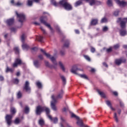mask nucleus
<instances>
[{
  "instance_id": "f257e3e1",
  "label": "nucleus",
  "mask_w": 127,
  "mask_h": 127,
  "mask_svg": "<svg viewBox=\"0 0 127 127\" xmlns=\"http://www.w3.org/2000/svg\"><path fill=\"white\" fill-rule=\"evenodd\" d=\"M44 111H45L48 118H49L51 121H52L54 124H57V123H58V118H57V117L52 118V117L49 115L50 114V109L45 106L42 107L39 106L37 107L36 114L37 116H40V115H41V113L44 112Z\"/></svg>"
},
{
  "instance_id": "f03ea898",
  "label": "nucleus",
  "mask_w": 127,
  "mask_h": 127,
  "mask_svg": "<svg viewBox=\"0 0 127 127\" xmlns=\"http://www.w3.org/2000/svg\"><path fill=\"white\" fill-rule=\"evenodd\" d=\"M117 23H120L121 29L120 30V35L126 36L127 35V30H126V24L127 23V18H118L117 20Z\"/></svg>"
},
{
  "instance_id": "7ed1b4c3",
  "label": "nucleus",
  "mask_w": 127,
  "mask_h": 127,
  "mask_svg": "<svg viewBox=\"0 0 127 127\" xmlns=\"http://www.w3.org/2000/svg\"><path fill=\"white\" fill-rule=\"evenodd\" d=\"M64 94V92L62 90L56 98H55L54 95L52 96V99L53 100L51 103V107L53 111H57V108H56L55 104L57 103V100H58V99H62V98L63 97Z\"/></svg>"
},
{
  "instance_id": "20e7f679",
  "label": "nucleus",
  "mask_w": 127,
  "mask_h": 127,
  "mask_svg": "<svg viewBox=\"0 0 127 127\" xmlns=\"http://www.w3.org/2000/svg\"><path fill=\"white\" fill-rule=\"evenodd\" d=\"M79 71H83V69L78 68V66L76 65H73L70 69V72L72 73V74L78 75V76H79L81 78H83V79H88L86 75L79 74Z\"/></svg>"
},
{
  "instance_id": "39448f33",
  "label": "nucleus",
  "mask_w": 127,
  "mask_h": 127,
  "mask_svg": "<svg viewBox=\"0 0 127 127\" xmlns=\"http://www.w3.org/2000/svg\"><path fill=\"white\" fill-rule=\"evenodd\" d=\"M59 4L60 5H61L62 6H63V7H64V9H66V10H72V5H71L70 3L66 1V0H61L59 2Z\"/></svg>"
},
{
  "instance_id": "423d86ee",
  "label": "nucleus",
  "mask_w": 127,
  "mask_h": 127,
  "mask_svg": "<svg viewBox=\"0 0 127 127\" xmlns=\"http://www.w3.org/2000/svg\"><path fill=\"white\" fill-rule=\"evenodd\" d=\"M51 61L54 64H51L48 61H45L44 62L45 65L48 67V68H50V69H57V65L58 64H57V62L56 61L55 58H54V62L52 60H51Z\"/></svg>"
},
{
  "instance_id": "0eeeda50",
  "label": "nucleus",
  "mask_w": 127,
  "mask_h": 127,
  "mask_svg": "<svg viewBox=\"0 0 127 127\" xmlns=\"http://www.w3.org/2000/svg\"><path fill=\"white\" fill-rule=\"evenodd\" d=\"M47 20V16H42L40 18V21L41 23H43L45 26H47L48 28H49V29L51 30V32L53 33L54 32V30H53V28L51 27V25L49 24L46 21Z\"/></svg>"
},
{
  "instance_id": "6e6552de",
  "label": "nucleus",
  "mask_w": 127,
  "mask_h": 127,
  "mask_svg": "<svg viewBox=\"0 0 127 127\" xmlns=\"http://www.w3.org/2000/svg\"><path fill=\"white\" fill-rule=\"evenodd\" d=\"M16 15H17V18L19 21L21 23L22 25V23L25 21V15L23 13H18L17 11H15Z\"/></svg>"
},
{
  "instance_id": "1a4fd4ad",
  "label": "nucleus",
  "mask_w": 127,
  "mask_h": 127,
  "mask_svg": "<svg viewBox=\"0 0 127 127\" xmlns=\"http://www.w3.org/2000/svg\"><path fill=\"white\" fill-rule=\"evenodd\" d=\"M25 38H26V35H25V34L24 33L22 34L21 36V40L22 43V47L24 50H25V49H29V46L24 43Z\"/></svg>"
},
{
  "instance_id": "9d476101",
  "label": "nucleus",
  "mask_w": 127,
  "mask_h": 127,
  "mask_svg": "<svg viewBox=\"0 0 127 127\" xmlns=\"http://www.w3.org/2000/svg\"><path fill=\"white\" fill-rule=\"evenodd\" d=\"M71 118H75L76 120H77V125L79 126L80 127H84L85 125L83 123V120L80 119V117L77 116L74 113H71Z\"/></svg>"
},
{
  "instance_id": "9b49d317",
  "label": "nucleus",
  "mask_w": 127,
  "mask_h": 127,
  "mask_svg": "<svg viewBox=\"0 0 127 127\" xmlns=\"http://www.w3.org/2000/svg\"><path fill=\"white\" fill-rule=\"evenodd\" d=\"M23 90L28 94H30L31 92V88L29 86V82L28 81H26L24 86L23 87Z\"/></svg>"
},
{
  "instance_id": "f8f14e48",
  "label": "nucleus",
  "mask_w": 127,
  "mask_h": 127,
  "mask_svg": "<svg viewBox=\"0 0 127 127\" xmlns=\"http://www.w3.org/2000/svg\"><path fill=\"white\" fill-rule=\"evenodd\" d=\"M61 123L60 124V126L61 127H64V125H63V124H64V125H66L67 127H72L67 122H66V120L64 119V118L62 117H61Z\"/></svg>"
},
{
  "instance_id": "ddd939ff",
  "label": "nucleus",
  "mask_w": 127,
  "mask_h": 127,
  "mask_svg": "<svg viewBox=\"0 0 127 127\" xmlns=\"http://www.w3.org/2000/svg\"><path fill=\"white\" fill-rule=\"evenodd\" d=\"M12 115H6L5 116V121L8 126L11 125V120L12 119Z\"/></svg>"
},
{
  "instance_id": "4468645a",
  "label": "nucleus",
  "mask_w": 127,
  "mask_h": 127,
  "mask_svg": "<svg viewBox=\"0 0 127 127\" xmlns=\"http://www.w3.org/2000/svg\"><path fill=\"white\" fill-rule=\"evenodd\" d=\"M65 47L66 48L69 47V40H67L65 42V43H64V46L63 47V50H61L60 52V53H61V55H62V56L65 55V51H64V49L65 48Z\"/></svg>"
},
{
  "instance_id": "2eb2a0df",
  "label": "nucleus",
  "mask_w": 127,
  "mask_h": 127,
  "mask_svg": "<svg viewBox=\"0 0 127 127\" xmlns=\"http://www.w3.org/2000/svg\"><path fill=\"white\" fill-rule=\"evenodd\" d=\"M126 61H127L126 59L121 58L119 59H116L115 60V63L116 65H120L122 63H125Z\"/></svg>"
},
{
  "instance_id": "dca6fc26",
  "label": "nucleus",
  "mask_w": 127,
  "mask_h": 127,
  "mask_svg": "<svg viewBox=\"0 0 127 127\" xmlns=\"http://www.w3.org/2000/svg\"><path fill=\"white\" fill-rule=\"evenodd\" d=\"M41 52H43V53L44 54V55H45V56H46V57H47V58H49V59H50V60L53 61V62H54V57H51V55L50 54H47L42 49H41Z\"/></svg>"
},
{
  "instance_id": "f3484780",
  "label": "nucleus",
  "mask_w": 127,
  "mask_h": 127,
  "mask_svg": "<svg viewBox=\"0 0 127 127\" xmlns=\"http://www.w3.org/2000/svg\"><path fill=\"white\" fill-rule=\"evenodd\" d=\"M117 4H119L120 6L125 7L127 5V2L125 1H121L120 0H115Z\"/></svg>"
},
{
  "instance_id": "a211bd4d",
  "label": "nucleus",
  "mask_w": 127,
  "mask_h": 127,
  "mask_svg": "<svg viewBox=\"0 0 127 127\" xmlns=\"http://www.w3.org/2000/svg\"><path fill=\"white\" fill-rule=\"evenodd\" d=\"M33 65L35 68H38L41 65V63L38 60H35L33 61Z\"/></svg>"
},
{
  "instance_id": "6ab92c4d",
  "label": "nucleus",
  "mask_w": 127,
  "mask_h": 127,
  "mask_svg": "<svg viewBox=\"0 0 127 127\" xmlns=\"http://www.w3.org/2000/svg\"><path fill=\"white\" fill-rule=\"evenodd\" d=\"M22 64L21 60L20 59H16L15 61V63L13 64V67H17V65H20Z\"/></svg>"
},
{
  "instance_id": "aec40b11",
  "label": "nucleus",
  "mask_w": 127,
  "mask_h": 127,
  "mask_svg": "<svg viewBox=\"0 0 127 127\" xmlns=\"http://www.w3.org/2000/svg\"><path fill=\"white\" fill-rule=\"evenodd\" d=\"M5 22H6L7 25H12L13 24V22H14V18H10L9 19H7Z\"/></svg>"
},
{
  "instance_id": "412c9836",
  "label": "nucleus",
  "mask_w": 127,
  "mask_h": 127,
  "mask_svg": "<svg viewBox=\"0 0 127 127\" xmlns=\"http://www.w3.org/2000/svg\"><path fill=\"white\" fill-rule=\"evenodd\" d=\"M90 5H94V4H101V1H96L95 0H91L89 1Z\"/></svg>"
},
{
  "instance_id": "4be33fe9",
  "label": "nucleus",
  "mask_w": 127,
  "mask_h": 127,
  "mask_svg": "<svg viewBox=\"0 0 127 127\" xmlns=\"http://www.w3.org/2000/svg\"><path fill=\"white\" fill-rule=\"evenodd\" d=\"M106 105H108L109 108L112 110V111H116V109L112 106V103H111V101L107 100L106 101Z\"/></svg>"
},
{
  "instance_id": "5701e85b",
  "label": "nucleus",
  "mask_w": 127,
  "mask_h": 127,
  "mask_svg": "<svg viewBox=\"0 0 127 127\" xmlns=\"http://www.w3.org/2000/svg\"><path fill=\"white\" fill-rule=\"evenodd\" d=\"M59 65H60V67L61 68L62 70L65 72V67L64 66V65H63V64H62V62H59Z\"/></svg>"
},
{
  "instance_id": "b1692460",
  "label": "nucleus",
  "mask_w": 127,
  "mask_h": 127,
  "mask_svg": "<svg viewBox=\"0 0 127 127\" xmlns=\"http://www.w3.org/2000/svg\"><path fill=\"white\" fill-rule=\"evenodd\" d=\"M60 77H61L62 81H63V83L64 85H66V78H65V77L61 74H60Z\"/></svg>"
},
{
  "instance_id": "393cba45",
  "label": "nucleus",
  "mask_w": 127,
  "mask_h": 127,
  "mask_svg": "<svg viewBox=\"0 0 127 127\" xmlns=\"http://www.w3.org/2000/svg\"><path fill=\"white\" fill-rule=\"evenodd\" d=\"M39 125H40V126H41V127H43V126H44L45 122H44V120L43 119H42V118H41L39 120Z\"/></svg>"
},
{
  "instance_id": "a878e982",
  "label": "nucleus",
  "mask_w": 127,
  "mask_h": 127,
  "mask_svg": "<svg viewBox=\"0 0 127 127\" xmlns=\"http://www.w3.org/2000/svg\"><path fill=\"white\" fill-rule=\"evenodd\" d=\"M36 40H38V41L42 43L43 42V37L41 36H37L36 37Z\"/></svg>"
},
{
  "instance_id": "bb28decb",
  "label": "nucleus",
  "mask_w": 127,
  "mask_h": 127,
  "mask_svg": "<svg viewBox=\"0 0 127 127\" xmlns=\"http://www.w3.org/2000/svg\"><path fill=\"white\" fill-rule=\"evenodd\" d=\"M96 24H98V19H93L91 22V25H96Z\"/></svg>"
},
{
  "instance_id": "cd10ccee",
  "label": "nucleus",
  "mask_w": 127,
  "mask_h": 127,
  "mask_svg": "<svg viewBox=\"0 0 127 127\" xmlns=\"http://www.w3.org/2000/svg\"><path fill=\"white\" fill-rule=\"evenodd\" d=\"M51 2L52 4L54 5V6H58V5H59V4H60L59 3H58L56 2V1H55V0H51Z\"/></svg>"
},
{
  "instance_id": "c85d7f7f",
  "label": "nucleus",
  "mask_w": 127,
  "mask_h": 127,
  "mask_svg": "<svg viewBox=\"0 0 127 127\" xmlns=\"http://www.w3.org/2000/svg\"><path fill=\"white\" fill-rule=\"evenodd\" d=\"M97 92H98L99 95H100V96H101V97H102V98H106V95H105V93H104V92H103L100 90H97Z\"/></svg>"
},
{
  "instance_id": "c756f323",
  "label": "nucleus",
  "mask_w": 127,
  "mask_h": 127,
  "mask_svg": "<svg viewBox=\"0 0 127 127\" xmlns=\"http://www.w3.org/2000/svg\"><path fill=\"white\" fill-rule=\"evenodd\" d=\"M36 85L39 89H41V88H42V84L39 81L36 82Z\"/></svg>"
},
{
  "instance_id": "7c9ffc66",
  "label": "nucleus",
  "mask_w": 127,
  "mask_h": 127,
  "mask_svg": "<svg viewBox=\"0 0 127 127\" xmlns=\"http://www.w3.org/2000/svg\"><path fill=\"white\" fill-rule=\"evenodd\" d=\"M55 27L60 34H62V32L61 31V30H60V27H59V26H58V25H56L55 26Z\"/></svg>"
},
{
  "instance_id": "2f4dec72",
  "label": "nucleus",
  "mask_w": 127,
  "mask_h": 127,
  "mask_svg": "<svg viewBox=\"0 0 127 127\" xmlns=\"http://www.w3.org/2000/svg\"><path fill=\"white\" fill-rule=\"evenodd\" d=\"M114 119L116 123H119V119L118 118V115L117 114V113H114Z\"/></svg>"
},
{
  "instance_id": "473e14b6",
  "label": "nucleus",
  "mask_w": 127,
  "mask_h": 127,
  "mask_svg": "<svg viewBox=\"0 0 127 127\" xmlns=\"http://www.w3.org/2000/svg\"><path fill=\"white\" fill-rule=\"evenodd\" d=\"M10 112L11 113V115H14L15 113H16V110H15V108L14 107H11L10 110Z\"/></svg>"
},
{
  "instance_id": "72a5a7b5",
  "label": "nucleus",
  "mask_w": 127,
  "mask_h": 127,
  "mask_svg": "<svg viewBox=\"0 0 127 127\" xmlns=\"http://www.w3.org/2000/svg\"><path fill=\"white\" fill-rule=\"evenodd\" d=\"M14 50L15 54H19V48L18 47H15Z\"/></svg>"
},
{
  "instance_id": "f704fd0d",
  "label": "nucleus",
  "mask_w": 127,
  "mask_h": 127,
  "mask_svg": "<svg viewBox=\"0 0 127 127\" xmlns=\"http://www.w3.org/2000/svg\"><path fill=\"white\" fill-rule=\"evenodd\" d=\"M5 72L6 73H8V72H11L12 73L13 72V69H12V68H9L8 66H7Z\"/></svg>"
},
{
  "instance_id": "c9c22d12",
  "label": "nucleus",
  "mask_w": 127,
  "mask_h": 127,
  "mask_svg": "<svg viewBox=\"0 0 127 127\" xmlns=\"http://www.w3.org/2000/svg\"><path fill=\"white\" fill-rule=\"evenodd\" d=\"M24 112L25 114H28L29 113V107L26 106L24 108Z\"/></svg>"
},
{
  "instance_id": "e433bc0d",
  "label": "nucleus",
  "mask_w": 127,
  "mask_h": 127,
  "mask_svg": "<svg viewBox=\"0 0 127 127\" xmlns=\"http://www.w3.org/2000/svg\"><path fill=\"white\" fill-rule=\"evenodd\" d=\"M107 4L109 6H113V1H112V0H108Z\"/></svg>"
},
{
  "instance_id": "4c0bfd02",
  "label": "nucleus",
  "mask_w": 127,
  "mask_h": 127,
  "mask_svg": "<svg viewBox=\"0 0 127 127\" xmlns=\"http://www.w3.org/2000/svg\"><path fill=\"white\" fill-rule=\"evenodd\" d=\"M82 4V1H77L74 4V6L77 7V6H79V5H81Z\"/></svg>"
},
{
  "instance_id": "58836bf2",
  "label": "nucleus",
  "mask_w": 127,
  "mask_h": 127,
  "mask_svg": "<svg viewBox=\"0 0 127 127\" xmlns=\"http://www.w3.org/2000/svg\"><path fill=\"white\" fill-rule=\"evenodd\" d=\"M22 96V94H21V92L20 91H19L18 93L17 94V97L18 99H20Z\"/></svg>"
},
{
  "instance_id": "ea45409f",
  "label": "nucleus",
  "mask_w": 127,
  "mask_h": 127,
  "mask_svg": "<svg viewBox=\"0 0 127 127\" xmlns=\"http://www.w3.org/2000/svg\"><path fill=\"white\" fill-rule=\"evenodd\" d=\"M32 0H28L27 2V5L28 6H32Z\"/></svg>"
},
{
  "instance_id": "a19ab883",
  "label": "nucleus",
  "mask_w": 127,
  "mask_h": 127,
  "mask_svg": "<svg viewBox=\"0 0 127 127\" xmlns=\"http://www.w3.org/2000/svg\"><path fill=\"white\" fill-rule=\"evenodd\" d=\"M119 12H120V11L119 10H116L114 12V15H115V16H118V15H119Z\"/></svg>"
},
{
  "instance_id": "79ce46f5",
  "label": "nucleus",
  "mask_w": 127,
  "mask_h": 127,
  "mask_svg": "<svg viewBox=\"0 0 127 127\" xmlns=\"http://www.w3.org/2000/svg\"><path fill=\"white\" fill-rule=\"evenodd\" d=\"M108 21V20L106 18V17L103 18L101 20V23H104L105 22H107Z\"/></svg>"
},
{
  "instance_id": "37998d69",
  "label": "nucleus",
  "mask_w": 127,
  "mask_h": 127,
  "mask_svg": "<svg viewBox=\"0 0 127 127\" xmlns=\"http://www.w3.org/2000/svg\"><path fill=\"white\" fill-rule=\"evenodd\" d=\"M84 57L85 59H86V60H87L89 62H91V59L90 58V57H89V56H84Z\"/></svg>"
},
{
  "instance_id": "c03bdc74",
  "label": "nucleus",
  "mask_w": 127,
  "mask_h": 127,
  "mask_svg": "<svg viewBox=\"0 0 127 127\" xmlns=\"http://www.w3.org/2000/svg\"><path fill=\"white\" fill-rule=\"evenodd\" d=\"M108 30H109V28H108V27L107 26L103 27V31H104V32H106V31H108Z\"/></svg>"
},
{
  "instance_id": "a18cd8bd",
  "label": "nucleus",
  "mask_w": 127,
  "mask_h": 127,
  "mask_svg": "<svg viewBox=\"0 0 127 127\" xmlns=\"http://www.w3.org/2000/svg\"><path fill=\"white\" fill-rule=\"evenodd\" d=\"M13 82L14 84H18L19 83V80L17 78H15L13 79Z\"/></svg>"
},
{
  "instance_id": "49530a36",
  "label": "nucleus",
  "mask_w": 127,
  "mask_h": 127,
  "mask_svg": "<svg viewBox=\"0 0 127 127\" xmlns=\"http://www.w3.org/2000/svg\"><path fill=\"white\" fill-rule=\"evenodd\" d=\"M90 51L91 52H92V53H95V52H96V49H95V48L93 47H91Z\"/></svg>"
},
{
  "instance_id": "de8ad7c7",
  "label": "nucleus",
  "mask_w": 127,
  "mask_h": 127,
  "mask_svg": "<svg viewBox=\"0 0 127 127\" xmlns=\"http://www.w3.org/2000/svg\"><path fill=\"white\" fill-rule=\"evenodd\" d=\"M113 48H114V49H118V48H120V44H118L114 45Z\"/></svg>"
},
{
  "instance_id": "09e8293b",
  "label": "nucleus",
  "mask_w": 127,
  "mask_h": 127,
  "mask_svg": "<svg viewBox=\"0 0 127 127\" xmlns=\"http://www.w3.org/2000/svg\"><path fill=\"white\" fill-rule=\"evenodd\" d=\"M22 4H23V3H22L20 2H17L15 4V6H20L21 5H22Z\"/></svg>"
},
{
  "instance_id": "8fccbe9b",
  "label": "nucleus",
  "mask_w": 127,
  "mask_h": 127,
  "mask_svg": "<svg viewBox=\"0 0 127 127\" xmlns=\"http://www.w3.org/2000/svg\"><path fill=\"white\" fill-rule=\"evenodd\" d=\"M14 123L16 125H18V124H19V119H18V118L16 119Z\"/></svg>"
},
{
  "instance_id": "3c124183",
  "label": "nucleus",
  "mask_w": 127,
  "mask_h": 127,
  "mask_svg": "<svg viewBox=\"0 0 127 127\" xmlns=\"http://www.w3.org/2000/svg\"><path fill=\"white\" fill-rule=\"evenodd\" d=\"M40 29L42 30V31H43L44 34H46V31H45V29H44V28H43V27H41Z\"/></svg>"
},
{
  "instance_id": "603ef678",
  "label": "nucleus",
  "mask_w": 127,
  "mask_h": 127,
  "mask_svg": "<svg viewBox=\"0 0 127 127\" xmlns=\"http://www.w3.org/2000/svg\"><path fill=\"white\" fill-rule=\"evenodd\" d=\"M38 58H39L40 60H43V56L42 55H39L38 56Z\"/></svg>"
},
{
  "instance_id": "864d4df0",
  "label": "nucleus",
  "mask_w": 127,
  "mask_h": 127,
  "mask_svg": "<svg viewBox=\"0 0 127 127\" xmlns=\"http://www.w3.org/2000/svg\"><path fill=\"white\" fill-rule=\"evenodd\" d=\"M31 50H33V51H37V50H38V49L37 48V47H35L34 48H32Z\"/></svg>"
},
{
  "instance_id": "5fc2aeb1",
  "label": "nucleus",
  "mask_w": 127,
  "mask_h": 127,
  "mask_svg": "<svg viewBox=\"0 0 127 127\" xmlns=\"http://www.w3.org/2000/svg\"><path fill=\"white\" fill-rule=\"evenodd\" d=\"M10 30L12 32H15V31H16V29L15 28H11Z\"/></svg>"
},
{
  "instance_id": "6e6d98bb",
  "label": "nucleus",
  "mask_w": 127,
  "mask_h": 127,
  "mask_svg": "<svg viewBox=\"0 0 127 127\" xmlns=\"http://www.w3.org/2000/svg\"><path fill=\"white\" fill-rule=\"evenodd\" d=\"M10 3L12 5H14V6H15L16 3L14 2V0H11Z\"/></svg>"
},
{
  "instance_id": "4d7b16f0",
  "label": "nucleus",
  "mask_w": 127,
  "mask_h": 127,
  "mask_svg": "<svg viewBox=\"0 0 127 127\" xmlns=\"http://www.w3.org/2000/svg\"><path fill=\"white\" fill-rule=\"evenodd\" d=\"M112 48H110L107 49V52H108V53L112 52Z\"/></svg>"
},
{
  "instance_id": "13d9d810",
  "label": "nucleus",
  "mask_w": 127,
  "mask_h": 127,
  "mask_svg": "<svg viewBox=\"0 0 127 127\" xmlns=\"http://www.w3.org/2000/svg\"><path fill=\"white\" fill-rule=\"evenodd\" d=\"M117 112L119 115H121V114L122 113V110H121V109H118Z\"/></svg>"
},
{
  "instance_id": "bf43d9fd",
  "label": "nucleus",
  "mask_w": 127,
  "mask_h": 127,
  "mask_svg": "<svg viewBox=\"0 0 127 127\" xmlns=\"http://www.w3.org/2000/svg\"><path fill=\"white\" fill-rule=\"evenodd\" d=\"M67 110H68V107H64L63 109V112H66V111H67Z\"/></svg>"
},
{
  "instance_id": "052dcab7",
  "label": "nucleus",
  "mask_w": 127,
  "mask_h": 127,
  "mask_svg": "<svg viewBox=\"0 0 127 127\" xmlns=\"http://www.w3.org/2000/svg\"><path fill=\"white\" fill-rule=\"evenodd\" d=\"M3 80H4L3 76L0 75V81H3Z\"/></svg>"
},
{
  "instance_id": "680f3d73",
  "label": "nucleus",
  "mask_w": 127,
  "mask_h": 127,
  "mask_svg": "<svg viewBox=\"0 0 127 127\" xmlns=\"http://www.w3.org/2000/svg\"><path fill=\"white\" fill-rule=\"evenodd\" d=\"M34 24H35V25H40V23L37 22H33Z\"/></svg>"
},
{
  "instance_id": "e2e57ef3",
  "label": "nucleus",
  "mask_w": 127,
  "mask_h": 127,
  "mask_svg": "<svg viewBox=\"0 0 127 127\" xmlns=\"http://www.w3.org/2000/svg\"><path fill=\"white\" fill-rule=\"evenodd\" d=\"M103 64L104 65V66H105V67H106L107 68H108V64H107V63H103Z\"/></svg>"
},
{
  "instance_id": "0e129e2a",
  "label": "nucleus",
  "mask_w": 127,
  "mask_h": 127,
  "mask_svg": "<svg viewBox=\"0 0 127 127\" xmlns=\"http://www.w3.org/2000/svg\"><path fill=\"white\" fill-rule=\"evenodd\" d=\"M75 32L76 33V34H79L80 33V32L78 30H75Z\"/></svg>"
},
{
  "instance_id": "69168bd1",
  "label": "nucleus",
  "mask_w": 127,
  "mask_h": 127,
  "mask_svg": "<svg viewBox=\"0 0 127 127\" xmlns=\"http://www.w3.org/2000/svg\"><path fill=\"white\" fill-rule=\"evenodd\" d=\"M113 94L115 96H118V92H117V91L113 92Z\"/></svg>"
},
{
  "instance_id": "338daca9",
  "label": "nucleus",
  "mask_w": 127,
  "mask_h": 127,
  "mask_svg": "<svg viewBox=\"0 0 127 127\" xmlns=\"http://www.w3.org/2000/svg\"><path fill=\"white\" fill-rule=\"evenodd\" d=\"M121 107H124V103L122 102H120Z\"/></svg>"
},
{
  "instance_id": "774afa93",
  "label": "nucleus",
  "mask_w": 127,
  "mask_h": 127,
  "mask_svg": "<svg viewBox=\"0 0 127 127\" xmlns=\"http://www.w3.org/2000/svg\"><path fill=\"white\" fill-rule=\"evenodd\" d=\"M123 48L125 49H127V45H123Z\"/></svg>"
}]
</instances>
